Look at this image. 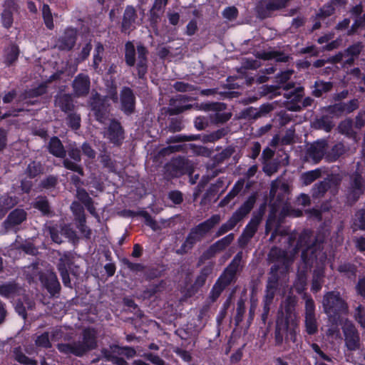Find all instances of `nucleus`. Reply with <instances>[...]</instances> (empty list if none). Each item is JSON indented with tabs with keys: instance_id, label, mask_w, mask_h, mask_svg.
Returning <instances> with one entry per match:
<instances>
[{
	"instance_id": "nucleus-16",
	"label": "nucleus",
	"mask_w": 365,
	"mask_h": 365,
	"mask_svg": "<svg viewBox=\"0 0 365 365\" xmlns=\"http://www.w3.org/2000/svg\"><path fill=\"white\" fill-rule=\"evenodd\" d=\"M234 235L229 234L223 238L219 240L210 247V248L204 253L206 258L214 256L216 253L224 250L234 240Z\"/></svg>"
},
{
	"instance_id": "nucleus-54",
	"label": "nucleus",
	"mask_w": 365,
	"mask_h": 365,
	"mask_svg": "<svg viewBox=\"0 0 365 365\" xmlns=\"http://www.w3.org/2000/svg\"><path fill=\"white\" fill-rule=\"evenodd\" d=\"M71 209L78 220L84 217L83 207L78 202H73L71 205Z\"/></svg>"
},
{
	"instance_id": "nucleus-36",
	"label": "nucleus",
	"mask_w": 365,
	"mask_h": 365,
	"mask_svg": "<svg viewBox=\"0 0 365 365\" xmlns=\"http://www.w3.org/2000/svg\"><path fill=\"white\" fill-rule=\"evenodd\" d=\"M135 46L133 43L128 42L125 44V61L126 63L130 66H133L135 65Z\"/></svg>"
},
{
	"instance_id": "nucleus-46",
	"label": "nucleus",
	"mask_w": 365,
	"mask_h": 365,
	"mask_svg": "<svg viewBox=\"0 0 365 365\" xmlns=\"http://www.w3.org/2000/svg\"><path fill=\"white\" fill-rule=\"evenodd\" d=\"M339 130L342 134L349 135L352 133V121L351 120H345L339 125Z\"/></svg>"
},
{
	"instance_id": "nucleus-45",
	"label": "nucleus",
	"mask_w": 365,
	"mask_h": 365,
	"mask_svg": "<svg viewBox=\"0 0 365 365\" xmlns=\"http://www.w3.org/2000/svg\"><path fill=\"white\" fill-rule=\"evenodd\" d=\"M43 170L41 165L39 163L32 162L27 168V173L30 177H35L40 174Z\"/></svg>"
},
{
	"instance_id": "nucleus-42",
	"label": "nucleus",
	"mask_w": 365,
	"mask_h": 365,
	"mask_svg": "<svg viewBox=\"0 0 365 365\" xmlns=\"http://www.w3.org/2000/svg\"><path fill=\"white\" fill-rule=\"evenodd\" d=\"M34 207L44 215L49 213V205L48 201L44 197L37 198L34 202Z\"/></svg>"
},
{
	"instance_id": "nucleus-60",
	"label": "nucleus",
	"mask_w": 365,
	"mask_h": 365,
	"mask_svg": "<svg viewBox=\"0 0 365 365\" xmlns=\"http://www.w3.org/2000/svg\"><path fill=\"white\" fill-rule=\"evenodd\" d=\"M77 197L84 205H87V203L91 202V199L88 196V193L83 189L78 187Z\"/></svg>"
},
{
	"instance_id": "nucleus-18",
	"label": "nucleus",
	"mask_w": 365,
	"mask_h": 365,
	"mask_svg": "<svg viewBox=\"0 0 365 365\" xmlns=\"http://www.w3.org/2000/svg\"><path fill=\"white\" fill-rule=\"evenodd\" d=\"M327 144L325 140H318L311 145L307 150V154L315 163H318L325 154Z\"/></svg>"
},
{
	"instance_id": "nucleus-11",
	"label": "nucleus",
	"mask_w": 365,
	"mask_h": 365,
	"mask_svg": "<svg viewBox=\"0 0 365 365\" xmlns=\"http://www.w3.org/2000/svg\"><path fill=\"white\" fill-rule=\"evenodd\" d=\"M262 220V217L257 215L253 217L246 226L242 235L239 238V244L241 247L245 246L250 240L254 236L257 230L258 225Z\"/></svg>"
},
{
	"instance_id": "nucleus-59",
	"label": "nucleus",
	"mask_w": 365,
	"mask_h": 365,
	"mask_svg": "<svg viewBox=\"0 0 365 365\" xmlns=\"http://www.w3.org/2000/svg\"><path fill=\"white\" fill-rule=\"evenodd\" d=\"M327 188V182H322L315 185L314 187L313 195L318 197L325 192Z\"/></svg>"
},
{
	"instance_id": "nucleus-6",
	"label": "nucleus",
	"mask_w": 365,
	"mask_h": 365,
	"mask_svg": "<svg viewBox=\"0 0 365 365\" xmlns=\"http://www.w3.org/2000/svg\"><path fill=\"white\" fill-rule=\"evenodd\" d=\"M255 203L254 199H249L246 201L230 218V220L225 224L222 225L217 230L216 235L217 237L222 235L229 230L233 229L235 225L243 217H245L252 209Z\"/></svg>"
},
{
	"instance_id": "nucleus-30",
	"label": "nucleus",
	"mask_w": 365,
	"mask_h": 365,
	"mask_svg": "<svg viewBox=\"0 0 365 365\" xmlns=\"http://www.w3.org/2000/svg\"><path fill=\"white\" fill-rule=\"evenodd\" d=\"M346 151V147L343 143H339L336 144L331 149V150L325 156L326 159L328 161H335L341 155L345 153Z\"/></svg>"
},
{
	"instance_id": "nucleus-25",
	"label": "nucleus",
	"mask_w": 365,
	"mask_h": 365,
	"mask_svg": "<svg viewBox=\"0 0 365 365\" xmlns=\"http://www.w3.org/2000/svg\"><path fill=\"white\" fill-rule=\"evenodd\" d=\"M49 152L58 158H63L66 155V151L61 140L53 137L51 139L48 145Z\"/></svg>"
},
{
	"instance_id": "nucleus-27",
	"label": "nucleus",
	"mask_w": 365,
	"mask_h": 365,
	"mask_svg": "<svg viewBox=\"0 0 365 365\" xmlns=\"http://www.w3.org/2000/svg\"><path fill=\"white\" fill-rule=\"evenodd\" d=\"M146 53L147 50L143 46H138V71L140 78H143L146 73Z\"/></svg>"
},
{
	"instance_id": "nucleus-55",
	"label": "nucleus",
	"mask_w": 365,
	"mask_h": 365,
	"mask_svg": "<svg viewBox=\"0 0 365 365\" xmlns=\"http://www.w3.org/2000/svg\"><path fill=\"white\" fill-rule=\"evenodd\" d=\"M361 44L360 43H357L349 46L346 50V53L349 56H351L353 58L357 56L359 54V53L361 51Z\"/></svg>"
},
{
	"instance_id": "nucleus-17",
	"label": "nucleus",
	"mask_w": 365,
	"mask_h": 365,
	"mask_svg": "<svg viewBox=\"0 0 365 365\" xmlns=\"http://www.w3.org/2000/svg\"><path fill=\"white\" fill-rule=\"evenodd\" d=\"M26 218V212L21 209H16L12 211L4 222L6 230H15L16 226L20 225Z\"/></svg>"
},
{
	"instance_id": "nucleus-51",
	"label": "nucleus",
	"mask_w": 365,
	"mask_h": 365,
	"mask_svg": "<svg viewBox=\"0 0 365 365\" xmlns=\"http://www.w3.org/2000/svg\"><path fill=\"white\" fill-rule=\"evenodd\" d=\"M224 18L233 20L237 16V9L234 6L227 7L222 12Z\"/></svg>"
},
{
	"instance_id": "nucleus-4",
	"label": "nucleus",
	"mask_w": 365,
	"mask_h": 365,
	"mask_svg": "<svg viewBox=\"0 0 365 365\" xmlns=\"http://www.w3.org/2000/svg\"><path fill=\"white\" fill-rule=\"evenodd\" d=\"M96 333L94 329H86L83 331L82 343L61 344L58 345L61 352L82 356L87 351L94 349L96 346Z\"/></svg>"
},
{
	"instance_id": "nucleus-5",
	"label": "nucleus",
	"mask_w": 365,
	"mask_h": 365,
	"mask_svg": "<svg viewBox=\"0 0 365 365\" xmlns=\"http://www.w3.org/2000/svg\"><path fill=\"white\" fill-rule=\"evenodd\" d=\"M220 221V215H215L192 230L181 247L183 252H185L186 249H190L196 241L199 240L202 236L211 230L215 225L219 223Z\"/></svg>"
},
{
	"instance_id": "nucleus-10",
	"label": "nucleus",
	"mask_w": 365,
	"mask_h": 365,
	"mask_svg": "<svg viewBox=\"0 0 365 365\" xmlns=\"http://www.w3.org/2000/svg\"><path fill=\"white\" fill-rule=\"evenodd\" d=\"M140 21L141 20H138L135 9L133 6H128L124 11L122 21V31L125 33H129L135 28L137 24H140Z\"/></svg>"
},
{
	"instance_id": "nucleus-9",
	"label": "nucleus",
	"mask_w": 365,
	"mask_h": 365,
	"mask_svg": "<svg viewBox=\"0 0 365 365\" xmlns=\"http://www.w3.org/2000/svg\"><path fill=\"white\" fill-rule=\"evenodd\" d=\"M364 190V180L361 175L356 173L351 176L350 186L347 191L349 200L355 201Z\"/></svg>"
},
{
	"instance_id": "nucleus-58",
	"label": "nucleus",
	"mask_w": 365,
	"mask_h": 365,
	"mask_svg": "<svg viewBox=\"0 0 365 365\" xmlns=\"http://www.w3.org/2000/svg\"><path fill=\"white\" fill-rule=\"evenodd\" d=\"M318 123L320 128L327 132L330 131L331 129L334 127L333 123L327 118H322L319 120Z\"/></svg>"
},
{
	"instance_id": "nucleus-24",
	"label": "nucleus",
	"mask_w": 365,
	"mask_h": 365,
	"mask_svg": "<svg viewBox=\"0 0 365 365\" xmlns=\"http://www.w3.org/2000/svg\"><path fill=\"white\" fill-rule=\"evenodd\" d=\"M122 109L126 113H130L134 109L135 97L132 91L124 88L121 92Z\"/></svg>"
},
{
	"instance_id": "nucleus-62",
	"label": "nucleus",
	"mask_w": 365,
	"mask_h": 365,
	"mask_svg": "<svg viewBox=\"0 0 365 365\" xmlns=\"http://www.w3.org/2000/svg\"><path fill=\"white\" fill-rule=\"evenodd\" d=\"M16 359L19 362H20L21 364H24L35 365L36 364V361L35 360H32V359H29L26 356H25L23 354H16Z\"/></svg>"
},
{
	"instance_id": "nucleus-49",
	"label": "nucleus",
	"mask_w": 365,
	"mask_h": 365,
	"mask_svg": "<svg viewBox=\"0 0 365 365\" xmlns=\"http://www.w3.org/2000/svg\"><path fill=\"white\" fill-rule=\"evenodd\" d=\"M46 92L44 84L39 85L37 88L26 92V97H35L43 94Z\"/></svg>"
},
{
	"instance_id": "nucleus-57",
	"label": "nucleus",
	"mask_w": 365,
	"mask_h": 365,
	"mask_svg": "<svg viewBox=\"0 0 365 365\" xmlns=\"http://www.w3.org/2000/svg\"><path fill=\"white\" fill-rule=\"evenodd\" d=\"M334 10V6L332 4H328L323 6V8L321 9L320 12L318 14V16L319 17H326L329 16L331 14H333Z\"/></svg>"
},
{
	"instance_id": "nucleus-33",
	"label": "nucleus",
	"mask_w": 365,
	"mask_h": 365,
	"mask_svg": "<svg viewBox=\"0 0 365 365\" xmlns=\"http://www.w3.org/2000/svg\"><path fill=\"white\" fill-rule=\"evenodd\" d=\"M102 354L107 361H112L116 365H126L127 364L123 359L119 357L120 355L112 353L110 347L109 349H103Z\"/></svg>"
},
{
	"instance_id": "nucleus-44",
	"label": "nucleus",
	"mask_w": 365,
	"mask_h": 365,
	"mask_svg": "<svg viewBox=\"0 0 365 365\" xmlns=\"http://www.w3.org/2000/svg\"><path fill=\"white\" fill-rule=\"evenodd\" d=\"M16 290V286L13 284H6L0 286V294L9 297Z\"/></svg>"
},
{
	"instance_id": "nucleus-34",
	"label": "nucleus",
	"mask_w": 365,
	"mask_h": 365,
	"mask_svg": "<svg viewBox=\"0 0 365 365\" xmlns=\"http://www.w3.org/2000/svg\"><path fill=\"white\" fill-rule=\"evenodd\" d=\"M323 276V270L321 267H319L318 269L314 270L312 284V290L313 292H317L322 289Z\"/></svg>"
},
{
	"instance_id": "nucleus-48",
	"label": "nucleus",
	"mask_w": 365,
	"mask_h": 365,
	"mask_svg": "<svg viewBox=\"0 0 365 365\" xmlns=\"http://www.w3.org/2000/svg\"><path fill=\"white\" fill-rule=\"evenodd\" d=\"M36 344L38 346H41L44 348L50 347L51 344L48 338V334L47 333H44L38 336L36 340Z\"/></svg>"
},
{
	"instance_id": "nucleus-50",
	"label": "nucleus",
	"mask_w": 365,
	"mask_h": 365,
	"mask_svg": "<svg viewBox=\"0 0 365 365\" xmlns=\"http://www.w3.org/2000/svg\"><path fill=\"white\" fill-rule=\"evenodd\" d=\"M225 287H226L225 285L217 281L211 291V297L212 299L215 300L220 295L221 292Z\"/></svg>"
},
{
	"instance_id": "nucleus-40",
	"label": "nucleus",
	"mask_w": 365,
	"mask_h": 365,
	"mask_svg": "<svg viewBox=\"0 0 365 365\" xmlns=\"http://www.w3.org/2000/svg\"><path fill=\"white\" fill-rule=\"evenodd\" d=\"M42 14L46 26L49 29H52L53 28V18L51 10L48 5L44 4L43 6Z\"/></svg>"
},
{
	"instance_id": "nucleus-2",
	"label": "nucleus",
	"mask_w": 365,
	"mask_h": 365,
	"mask_svg": "<svg viewBox=\"0 0 365 365\" xmlns=\"http://www.w3.org/2000/svg\"><path fill=\"white\" fill-rule=\"evenodd\" d=\"M295 304V299L289 297L284 302L286 312L285 319L278 317L275 331V341L277 344H281L284 337L285 340L296 341L297 320L295 314L293 312Z\"/></svg>"
},
{
	"instance_id": "nucleus-20",
	"label": "nucleus",
	"mask_w": 365,
	"mask_h": 365,
	"mask_svg": "<svg viewBox=\"0 0 365 365\" xmlns=\"http://www.w3.org/2000/svg\"><path fill=\"white\" fill-rule=\"evenodd\" d=\"M240 261V254H237L235 256V259H233L232 264L230 265L228 268L226 269V270L224 272L222 275H221V277L219 278L217 281L220 282L223 285H225V287L230 284L235 278L237 267Z\"/></svg>"
},
{
	"instance_id": "nucleus-56",
	"label": "nucleus",
	"mask_w": 365,
	"mask_h": 365,
	"mask_svg": "<svg viewBox=\"0 0 365 365\" xmlns=\"http://www.w3.org/2000/svg\"><path fill=\"white\" fill-rule=\"evenodd\" d=\"M86 220L85 217H82V218H80L78 220V227L81 232V233L86 237L89 238L91 236V230L87 228V227L85 225Z\"/></svg>"
},
{
	"instance_id": "nucleus-8",
	"label": "nucleus",
	"mask_w": 365,
	"mask_h": 365,
	"mask_svg": "<svg viewBox=\"0 0 365 365\" xmlns=\"http://www.w3.org/2000/svg\"><path fill=\"white\" fill-rule=\"evenodd\" d=\"M291 0H262L257 6V12L260 18H266L272 11L288 5Z\"/></svg>"
},
{
	"instance_id": "nucleus-28",
	"label": "nucleus",
	"mask_w": 365,
	"mask_h": 365,
	"mask_svg": "<svg viewBox=\"0 0 365 365\" xmlns=\"http://www.w3.org/2000/svg\"><path fill=\"white\" fill-rule=\"evenodd\" d=\"M184 98L185 96L179 95L177 98L171 100V108H170L171 114H178L191 108V105H184L182 103Z\"/></svg>"
},
{
	"instance_id": "nucleus-31",
	"label": "nucleus",
	"mask_w": 365,
	"mask_h": 365,
	"mask_svg": "<svg viewBox=\"0 0 365 365\" xmlns=\"http://www.w3.org/2000/svg\"><path fill=\"white\" fill-rule=\"evenodd\" d=\"M19 54V50L16 46L11 45V46H9L5 50L4 63L7 66L11 65L13 63H14L17 60Z\"/></svg>"
},
{
	"instance_id": "nucleus-38",
	"label": "nucleus",
	"mask_w": 365,
	"mask_h": 365,
	"mask_svg": "<svg viewBox=\"0 0 365 365\" xmlns=\"http://www.w3.org/2000/svg\"><path fill=\"white\" fill-rule=\"evenodd\" d=\"M110 350L113 354H118V355L125 356L127 357H133L135 351L133 349L130 347H120L118 346H111Z\"/></svg>"
},
{
	"instance_id": "nucleus-23",
	"label": "nucleus",
	"mask_w": 365,
	"mask_h": 365,
	"mask_svg": "<svg viewBox=\"0 0 365 365\" xmlns=\"http://www.w3.org/2000/svg\"><path fill=\"white\" fill-rule=\"evenodd\" d=\"M69 156L74 160L75 162H71L68 159L63 160V165L66 168L75 171L80 174L83 175L82 168L76 163L81 160L80 150L78 149H71L68 153Z\"/></svg>"
},
{
	"instance_id": "nucleus-64",
	"label": "nucleus",
	"mask_w": 365,
	"mask_h": 365,
	"mask_svg": "<svg viewBox=\"0 0 365 365\" xmlns=\"http://www.w3.org/2000/svg\"><path fill=\"white\" fill-rule=\"evenodd\" d=\"M57 178L55 176H49L42 182V186L45 188H51L56 185Z\"/></svg>"
},
{
	"instance_id": "nucleus-3",
	"label": "nucleus",
	"mask_w": 365,
	"mask_h": 365,
	"mask_svg": "<svg viewBox=\"0 0 365 365\" xmlns=\"http://www.w3.org/2000/svg\"><path fill=\"white\" fill-rule=\"evenodd\" d=\"M325 313L334 323H337L341 315L347 312V305L340 297L339 292H330L326 294L323 299Z\"/></svg>"
},
{
	"instance_id": "nucleus-39",
	"label": "nucleus",
	"mask_w": 365,
	"mask_h": 365,
	"mask_svg": "<svg viewBox=\"0 0 365 365\" xmlns=\"http://www.w3.org/2000/svg\"><path fill=\"white\" fill-rule=\"evenodd\" d=\"M257 56L264 60L276 59L277 61H286L287 59V56L279 54L276 51L263 52L258 53Z\"/></svg>"
},
{
	"instance_id": "nucleus-19",
	"label": "nucleus",
	"mask_w": 365,
	"mask_h": 365,
	"mask_svg": "<svg viewBox=\"0 0 365 365\" xmlns=\"http://www.w3.org/2000/svg\"><path fill=\"white\" fill-rule=\"evenodd\" d=\"M73 88L77 96L86 95L90 88V80L88 76L79 74L73 81Z\"/></svg>"
},
{
	"instance_id": "nucleus-41",
	"label": "nucleus",
	"mask_w": 365,
	"mask_h": 365,
	"mask_svg": "<svg viewBox=\"0 0 365 365\" xmlns=\"http://www.w3.org/2000/svg\"><path fill=\"white\" fill-rule=\"evenodd\" d=\"M354 225L355 228L365 230V210H359L356 213Z\"/></svg>"
},
{
	"instance_id": "nucleus-47",
	"label": "nucleus",
	"mask_w": 365,
	"mask_h": 365,
	"mask_svg": "<svg viewBox=\"0 0 365 365\" xmlns=\"http://www.w3.org/2000/svg\"><path fill=\"white\" fill-rule=\"evenodd\" d=\"M307 331L309 334L317 331V324L314 316H305Z\"/></svg>"
},
{
	"instance_id": "nucleus-15",
	"label": "nucleus",
	"mask_w": 365,
	"mask_h": 365,
	"mask_svg": "<svg viewBox=\"0 0 365 365\" xmlns=\"http://www.w3.org/2000/svg\"><path fill=\"white\" fill-rule=\"evenodd\" d=\"M106 99H101L98 94L93 96L91 102L92 110L96 117V119L100 122H104L107 118V108L105 106Z\"/></svg>"
},
{
	"instance_id": "nucleus-52",
	"label": "nucleus",
	"mask_w": 365,
	"mask_h": 365,
	"mask_svg": "<svg viewBox=\"0 0 365 365\" xmlns=\"http://www.w3.org/2000/svg\"><path fill=\"white\" fill-rule=\"evenodd\" d=\"M273 298H274V292L272 290V291L267 290V293L266 295L265 304H264V314H262V318L264 320H265V319L267 318V316L268 314L269 309V305L272 302Z\"/></svg>"
},
{
	"instance_id": "nucleus-32",
	"label": "nucleus",
	"mask_w": 365,
	"mask_h": 365,
	"mask_svg": "<svg viewBox=\"0 0 365 365\" xmlns=\"http://www.w3.org/2000/svg\"><path fill=\"white\" fill-rule=\"evenodd\" d=\"M55 103L57 106L65 112L71 110L73 108L72 99L68 95L58 96Z\"/></svg>"
},
{
	"instance_id": "nucleus-12",
	"label": "nucleus",
	"mask_w": 365,
	"mask_h": 365,
	"mask_svg": "<svg viewBox=\"0 0 365 365\" xmlns=\"http://www.w3.org/2000/svg\"><path fill=\"white\" fill-rule=\"evenodd\" d=\"M40 280L48 292L53 295L57 293L60 289V284L54 272L47 271L40 276Z\"/></svg>"
},
{
	"instance_id": "nucleus-21",
	"label": "nucleus",
	"mask_w": 365,
	"mask_h": 365,
	"mask_svg": "<svg viewBox=\"0 0 365 365\" xmlns=\"http://www.w3.org/2000/svg\"><path fill=\"white\" fill-rule=\"evenodd\" d=\"M48 233L51 235L52 240L56 243H61L62 242L61 236L65 235L68 238H73L75 236L74 232L70 228L69 226L65 225L61 227L60 235L58 233V226H48L47 228Z\"/></svg>"
},
{
	"instance_id": "nucleus-7",
	"label": "nucleus",
	"mask_w": 365,
	"mask_h": 365,
	"mask_svg": "<svg viewBox=\"0 0 365 365\" xmlns=\"http://www.w3.org/2000/svg\"><path fill=\"white\" fill-rule=\"evenodd\" d=\"M342 321V329L344 336L346 346L348 349L354 351L359 348V335L353 324L345 319Z\"/></svg>"
},
{
	"instance_id": "nucleus-43",
	"label": "nucleus",
	"mask_w": 365,
	"mask_h": 365,
	"mask_svg": "<svg viewBox=\"0 0 365 365\" xmlns=\"http://www.w3.org/2000/svg\"><path fill=\"white\" fill-rule=\"evenodd\" d=\"M280 190L284 192H287L289 187L288 185L284 182H281L278 181H274L272 183V187L270 190V195L272 196H275L278 192V190Z\"/></svg>"
},
{
	"instance_id": "nucleus-26",
	"label": "nucleus",
	"mask_w": 365,
	"mask_h": 365,
	"mask_svg": "<svg viewBox=\"0 0 365 365\" xmlns=\"http://www.w3.org/2000/svg\"><path fill=\"white\" fill-rule=\"evenodd\" d=\"M69 266V259L67 257H63L60 259V262L58 265V270L61 273L63 283L65 286L71 287V280L68 273V267Z\"/></svg>"
},
{
	"instance_id": "nucleus-61",
	"label": "nucleus",
	"mask_w": 365,
	"mask_h": 365,
	"mask_svg": "<svg viewBox=\"0 0 365 365\" xmlns=\"http://www.w3.org/2000/svg\"><path fill=\"white\" fill-rule=\"evenodd\" d=\"M306 316H314V301L307 298L305 303Z\"/></svg>"
},
{
	"instance_id": "nucleus-1",
	"label": "nucleus",
	"mask_w": 365,
	"mask_h": 365,
	"mask_svg": "<svg viewBox=\"0 0 365 365\" xmlns=\"http://www.w3.org/2000/svg\"><path fill=\"white\" fill-rule=\"evenodd\" d=\"M312 242V236L311 232L306 230L302 233L299 237L297 246L302 248L304 246L306 249L302 251V268L299 267L297 279L294 284V287L298 293H302L307 285L306 272L308 269L315 262L318 265H323L326 259V255L320 250V245L314 243L310 245Z\"/></svg>"
},
{
	"instance_id": "nucleus-53",
	"label": "nucleus",
	"mask_w": 365,
	"mask_h": 365,
	"mask_svg": "<svg viewBox=\"0 0 365 365\" xmlns=\"http://www.w3.org/2000/svg\"><path fill=\"white\" fill-rule=\"evenodd\" d=\"M68 125L72 129L77 130L80 127V116L77 114H71L68 117Z\"/></svg>"
},
{
	"instance_id": "nucleus-13",
	"label": "nucleus",
	"mask_w": 365,
	"mask_h": 365,
	"mask_svg": "<svg viewBox=\"0 0 365 365\" xmlns=\"http://www.w3.org/2000/svg\"><path fill=\"white\" fill-rule=\"evenodd\" d=\"M76 32L74 29H66L64 34L57 40L55 44V47L59 50L64 51H68L71 49L76 42Z\"/></svg>"
},
{
	"instance_id": "nucleus-37",
	"label": "nucleus",
	"mask_w": 365,
	"mask_h": 365,
	"mask_svg": "<svg viewBox=\"0 0 365 365\" xmlns=\"http://www.w3.org/2000/svg\"><path fill=\"white\" fill-rule=\"evenodd\" d=\"M320 174L321 172L319 170H311L309 172L304 173L301 178L302 184L304 185H308L311 184L313 181H314L320 176Z\"/></svg>"
},
{
	"instance_id": "nucleus-29",
	"label": "nucleus",
	"mask_w": 365,
	"mask_h": 365,
	"mask_svg": "<svg viewBox=\"0 0 365 365\" xmlns=\"http://www.w3.org/2000/svg\"><path fill=\"white\" fill-rule=\"evenodd\" d=\"M18 200L16 197L2 196L0 197V218H1L8 210L16 205Z\"/></svg>"
},
{
	"instance_id": "nucleus-35",
	"label": "nucleus",
	"mask_w": 365,
	"mask_h": 365,
	"mask_svg": "<svg viewBox=\"0 0 365 365\" xmlns=\"http://www.w3.org/2000/svg\"><path fill=\"white\" fill-rule=\"evenodd\" d=\"M332 84L330 82H324L317 81L314 84L313 94L316 97H320L324 93L329 91L331 88Z\"/></svg>"
},
{
	"instance_id": "nucleus-22",
	"label": "nucleus",
	"mask_w": 365,
	"mask_h": 365,
	"mask_svg": "<svg viewBox=\"0 0 365 365\" xmlns=\"http://www.w3.org/2000/svg\"><path fill=\"white\" fill-rule=\"evenodd\" d=\"M105 136L115 144L120 143L123 138L120 125L116 121H111Z\"/></svg>"
},
{
	"instance_id": "nucleus-63",
	"label": "nucleus",
	"mask_w": 365,
	"mask_h": 365,
	"mask_svg": "<svg viewBox=\"0 0 365 365\" xmlns=\"http://www.w3.org/2000/svg\"><path fill=\"white\" fill-rule=\"evenodd\" d=\"M174 88L178 91L185 92L191 91L192 86L183 82L178 81L174 83Z\"/></svg>"
},
{
	"instance_id": "nucleus-14",
	"label": "nucleus",
	"mask_w": 365,
	"mask_h": 365,
	"mask_svg": "<svg viewBox=\"0 0 365 365\" xmlns=\"http://www.w3.org/2000/svg\"><path fill=\"white\" fill-rule=\"evenodd\" d=\"M17 9L14 0H6L4 4V10L1 15V21L4 27L9 29L13 24V14Z\"/></svg>"
}]
</instances>
